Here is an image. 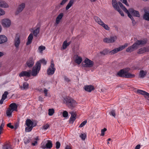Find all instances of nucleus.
<instances>
[{"label": "nucleus", "mask_w": 149, "mask_h": 149, "mask_svg": "<svg viewBox=\"0 0 149 149\" xmlns=\"http://www.w3.org/2000/svg\"><path fill=\"white\" fill-rule=\"evenodd\" d=\"M48 115L50 116H52L54 113V110L53 109H49L48 110Z\"/></svg>", "instance_id": "nucleus-42"}, {"label": "nucleus", "mask_w": 149, "mask_h": 149, "mask_svg": "<svg viewBox=\"0 0 149 149\" xmlns=\"http://www.w3.org/2000/svg\"><path fill=\"white\" fill-rule=\"evenodd\" d=\"M8 94V92L7 91H5L4 93L2 95V98H3V99H4L5 100L7 97V95Z\"/></svg>", "instance_id": "nucleus-45"}, {"label": "nucleus", "mask_w": 149, "mask_h": 149, "mask_svg": "<svg viewBox=\"0 0 149 149\" xmlns=\"http://www.w3.org/2000/svg\"><path fill=\"white\" fill-rule=\"evenodd\" d=\"M47 61L43 58L40 60L39 61H38L36 63V65L39 66V67L41 68V64H42L44 65H45L47 64Z\"/></svg>", "instance_id": "nucleus-17"}, {"label": "nucleus", "mask_w": 149, "mask_h": 149, "mask_svg": "<svg viewBox=\"0 0 149 149\" xmlns=\"http://www.w3.org/2000/svg\"><path fill=\"white\" fill-rule=\"evenodd\" d=\"M64 80L68 82H69L70 81V80L66 76H64Z\"/></svg>", "instance_id": "nucleus-63"}, {"label": "nucleus", "mask_w": 149, "mask_h": 149, "mask_svg": "<svg viewBox=\"0 0 149 149\" xmlns=\"http://www.w3.org/2000/svg\"><path fill=\"white\" fill-rule=\"evenodd\" d=\"M4 126V123L2 121L0 126V135L2 133V131L3 130V127Z\"/></svg>", "instance_id": "nucleus-43"}, {"label": "nucleus", "mask_w": 149, "mask_h": 149, "mask_svg": "<svg viewBox=\"0 0 149 149\" xmlns=\"http://www.w3.org/2000/svg\"><path fill=\"white\" fill-rule=\"evenodd\" d=\"M116 36H111L110 38H106L103 39V41L106 43H112L114 42L117 39Z\"/></svg>", "instance_id": "nucleus-5"}, {"label": "nucleus", "mask_w": 149, "mask_h": 149, "mask_svg": "<svg viewBox=\"0 0 149 149\" xmlns=\"http://www.w3.org/2000/svg\"><path fill=\"white\" fill-rule=\"evenodd\" d=\"M147 42V40L146 39H144L143 40H137L132 45L127 48L126 50V51L127 52H131L134 49H137L139 45L146 44Z\"/></svg>", "instance_id": "nucleus-1"}, {"label": "nucleus", "mask_w": 149, "mask_h": 149, "mask_svg": "<svg viewBox=\"0 0 149 149\" xmlns=\"http://www.w3.org/2000/svg\"><path fill=\"white\" fill-rule=\"evenodd\" d=\"M84 88L85 91L89 92H91L95 89L94 86L91 85L85 86Z\"/></svg>", "instance_id": "nucleus-18"}, {"label": "nucleus", "mask_w": 149, "mask_h": 149, "mask_svg": "<svg viewBox=\"0 0 149 149\" xmlns=\"http://www.w3.org/2000/svg\"><path fill=\"white\" fill-rule=\"evenodd\" d=\"M147 72L143 70H141L139 72V76L141 78H143L146 75Z\"/></svg>", "instance_id": "nucleus-31"}, {"label": "nucleus", "mask_w": 149, "mask_h": 149, "mask_svg": "<svg viewBox=\"0 0 149 149\" xmlns=\"http://www.w3.org/2000/svg\"><path fill=\"white\" fill-rule=\"evenodd\" d=\"M46 147V144H45L44 143H41V147L42 149H45L46 148H45Z\"/></svg>", "instance_id": "nucleus-64"}, {"label": "nucleus", "mask_w": 149, "mask_h": 149, "mask_svg": "<svg viewBox=\"0 0 149 149\" xmlns=\"http://www.w3.org/2000/svg\"><path fill=\"white\" fill-rule=\"evenodd\" d=\"M127 14L128 17H130L132 20V23L133 26L135 25L136 24V22L134 19V18L132 17V15H131L129 13H128Z\"/></svg>", "instance_id": "nucleus-36"}, {"label": "nucleus", "mask_w": 149, "mask_h": 149, "mask_svg": "<svg viewBox=\"0 0 149 149\" xmlns=\"http://www.w3.org/2000/svg\"><path fill=\"white\" fill-rule=\"evenodd\" d=\"M9 107L13 111H17V106L15 103H12L9 106Z\"/></svg>", "instance_id": "nucleus-20"}, {"label": "nucleus", "mask_w": 149, "mask_h": 149, "mask_svg": "<svg viewBox=\"0 0 149 149\" xmlns=\"http://www.w3.org/2000/svg\"><path fill=\"white\" fill-rule=\"evenodd\" d=\"M63 16V13H60L57 17L56 19V22L57 24L59 23L60 20Z\"/></svg>", "instance_id": "nucleus-26"}, {"label": "nucleus", "mask_w": 149, "mask_h": 149, "mask_svg": "<svg viewBox=\"0 0 149 149\" xmlns=\"http://www.w3.org/2000/svg\"><path fill=\"white\" fill-rule=\"evenodd\" d=\"M56 148L57 149H59L60 146L61 144L59 142L57 141L56 143Z\"/></svg>", "instance_id": "nucleus-52"}, {"label": "nucleus", "mask_w": 149, "mask_h": 149, "mask_svg": "<svg viewBox=\"0 0 149 149\" xmlns=\"http://www.w3.org/2000/svg\"><path fill=\"white\" fill-rule=\"evenodd\" d=\"M33 123L31 120L30 119H27L26 121V125L27 127H29L32 125Z\"/></svg>", "instance_id": "nucleus-37"}, {"label": "nucleus", "mask_w": 149, "mask_h": 149, "mask_svg": "<svg viewBox=\"0 0 149 149\" xmlns=\"http://www.w3.org/2000/svg\"><path fill=\"white\" fill-rule=\"evenodd\" d=\"M109 114L110 115H112L114 117H115L116 113L115 111L114 110H112L111 111L109 112Z\"/></svg>", "instance_id": "nucleus-47"}, {"label": "nucleus", "mask_w": 149, "mask_h": 149, "mask_svg": "<svg viewBox=\"0 0 149 149\" xmlns=\"http://www.w3.org/2000/svg\"><path fill=\"white\" fill-rule=\"evenodd\" d=\"M82 61V58L77 55L75 60V62L78 64H79L81 63Z\"/></svg>", "instance_id": "nucleus-30"}, {"label": "nucleus", "mask_w": 149, "mask_h": 149, "mask_svg": "<svg viewBox=\"0 0 149 149\" xmlns=\"http://www.w3.org/2000/svg\"><path fill=\"white\" fill-rule=\"evenodd\" d=\"M121 51L119 47L114 49L112 50L109 51V54L110 55H113L117 53L118 52Z\"/></svg>", "instance_id": "nucleus-24"}, {"label": "nucleus", "mask_w": 149, "mask_h": 149, "mask_svg": "<svg viewBox=\"0 0 149 149\" xmlns=\"http://www.w3.org/2000/svg\"><path fill=\"white\" fill-rule=\"evenodd\" d=\"M149 51V48L148 47H144L139 49L137 53L139 54H143L145 52H148Z\"/></svg>", "instance_id": "nucleus-16"}, {"label": "nucleus", "mask_w": 149, "mask_h": 149, "mask_svg": "<svg viewBox=\"0 0 149 149\" xmlns=\"http://www.w3.org/2000/svg\"><path fill=\"white\" fill-rule=\"evenodd\" d=\"M49 127V125L48 124H47L46 125H44L43 127V129L45 130H47Z\"/></svg>", "instance_id": "nucleus-62"}, {"label": "nucleus", "mask_w": 149, "mask_h": 149, "mask_svg": "<svg viewBox=\"0 0 149 149\" xmlns=\"http://www.w3.org/2000/svg\"><path fill=\"white\" fill-rule=\"evenodd\" d=\"M31 75V71L29 70V72L22 71L19 74V76L21 77L24 76L29 77H30Z\"/></svg>", "instance_id": "nucleus-14"}, {"label": "nucleus", "mask_w": 149, "mask_h": 149, "mask_svg": "<svg viewBox=\"0 0 149 149\" xmlns=\"http://www.w3.org/2000/svg\"><path fill=\"white\" fill-rule=\"evenodd\" d=\"M71 42L70 41L67 42V40H65L63 44V49H65L69 45H70L71 44Z\"/></svg>", "instance_id": "nucleus-32"}, {"label": "nucleus", "mask_w": 149, "mask_h": 149, "mask_svg": "<svg viewBox=\"0 0 149 149\" xmlns=\"http://www.w3.org/2000/svg\"><path fill=\"white\" fill-rule=\"evenodd\" d=\"M87 122V120H85L82 122L79 125V127L81 128L85 125Z\"/></svg>", "instance_id": "nucleus-48"}, {"label": "nucleus", "mask_w": 149, "mask_h": 149, "mask_svg": "<svg viewBox=\"0 0 149 149\" xmlns=\"http://www.w3.org/2000/svg\"><path fill=\"white\" fill-rule=\"evenodd\" d=\"M123 3H124L127 6H129V5L128 4L127 0H120Z\"/></svg>", "instance_id": "nucleus-60"}, {"label": "nucleus", "mask_w": 149, "mask_h": 149, "mask_svg": "<svg viewBox=\"0 0 149 149\" xmlns=\"http://www.w3.org/2000/svg\"><path fill=\"white\" fill-rule=\"evenodd\" d=\"M8 38L4 35H0V44H3L7 42Z\"/></svg>", "instance_id": "nucleus-19"}, {"label": "nucleus", "mask_w": 149, "mask_h": 149, "mask_svg": "<svg viewBox=\"0 0 149 149\" xmlns=\"http://www.w3.org/2000/svg\"><path fill=\"white\" fill-rule=\"evenodd\" d=\"M76 119V118L74 117L71 116L70 119H69V121L70 122H72V123H73L74 122L75 120Z\"/></svg>", "instance_id": "nucleus-51"}, {"label": "nucleus", "mask_w": 149, "mask_h": 149, "mask_svg": "<svg viewBox=\"0 0 149 149\" xmlns=\"http://www.w3.org/2000/svg\"><path fill=\"white\" fill-rule=\"evenodd\" d=\"M100 25L107 30H109L110 29V27H109L107 25L105 24L103 22V23L101 24Z\"/></svg>", "instance_id": "nucleus-41"}, {"label": "nucleus", "mask_w": 149, "mask_h": 149, "mask_svg": "<svg viewBox=\"0 0 149 149\" xmlns=\"http://www.w3.org/2000/svg\"><path fill=\"white\" fill-rule=\"evenodd\" d=\"M127 44H125L124 45H122L121 46H120V47L121 51L124 49L125 47H127Z\"/></svg>", "instance_id": "nucleus-56"}, {"label": "nucleus", "mask_w": 149, "mask_h": 149, "mask_svg": "<svg viewBox=\"0 0 149 149\" xmlns=\"http://www.w3.org/2000/svg\"><path fill=\"white\" fill-rule=\"evenodd\" d=\"M5 14V11L1 8H0V16L3 15Z\"/></svg>", "instance_id": "nucleus-59"}, {"label": "nucleus", "mask_w": 149, "mask_h": 149, "mask_svg": "<svg viewBox=\"0 0 149 149\" xmlns=\"http://www.w3.org/2000/svg\"><path fill=\"white\" fill-rule=\"evenodd\" d=\"M129 13L133 16L138 17H140V15L138 11L135 10L133 8H130L129 10Z\"/></svg>", "instance_id": "nucleus-10"}, {"label": "nucleus", "mask_w": 149, "mask_h": 149, "mask_svg": "<svg viewBox=\"0 0 149 149\" xmlns=\"http://www.w3.org/2000/svg\"><path fill=\"white\" fill-rule=\"evenodd\" d=\"M26 65L29 68H31L33 67L34 64V60L33 57H30L27 61Z\"/></svg>", "instance_id": "nucleus-11"}, {"label": "nucleus", "mask_w": 149, "mask_h": 149, "mask_svg": "<svg viewBox=\"0 0 149 149\" xmlns=\"http://www.w3.org/2000/svg\"><path fill=\"white\" fill-rule=\"evenodd\" d=\"M40 32V28L38 27L35 29L33 31V34L34 36L37 37L38 34Z\"/></svg>", "instance_id": "nucleus-35"}, {"label": "nucleus", "mask_w": 149, "mask_h": 149, "mask_svg": "<svg viewBox=\"0 0 149 149\" xmlns=\"http://www.w3.org/2000/svg\"><path fill=\"white\" fill-rule=\"evenodd\" d=\"M93 18L95 21L99 25H100L101 24L103 23V21L98 17L95 16Z\"/></svg>", "instance_id": "nucleus-28"}, {"label": "nucleus", "mask_w": 149, "mask_h": 149, "mask_svg": "<svg viewBox=\"0 0 149 149\" xmlns=\"http://www.w3.org/2000/svg\"><path fill=\"white\" fill-rule=\"evenodd\" d=\"M45 49V46H41L39 47L38 48V50H39L40 52L41 53L42 52V51Z\"/></svg>", "instance_id": "nucleus-44"}, {"label": "nucleus", "mask_w": 149, "mask_h": 149, "mask_svg": "<svg viewBox=\"0 0 149 149\" xmlns=\"http://www.w3.org/2000/svg\"><path fill=\"white\" fill-rule=\"evenodd\" d=\"M80 137L82 140H85L86 138V135L85 134H82L79 136Z\"/></svg>", "instance_id": "nucleus-46"}, {"label": "nucleus", "mask_w": 149, "mask_h": 149, "mask_svg": "<svg viewBox=\"0 0 149 149\" xmlns=\"http://www.w3.org/2000/svg\"><path fill=\"white\" fill-rule=\"evenodd\" d=\"M123 69L124 70V71L125 74H128L130 76L128 77L129 78H132L134 77H135V75L133 74H131L128 72L130 70V69L129 68H125Z\"/></svg>", "instance_id": "nucleus-15"}, {"label": "nucleus", "mask_w": 149, "mask_h": 149, "mask_svg": "<svg viewBox=\"0 0 149 149\" xmlns=\"http://www.w3.org/2000/svg\"><path fill=\"white\" fill-rule=\"evenodd\" d=\"M20 43V36L18 34H17L14 40V44L16 48H18Z\"/></svg>", "instance_id": "nucleus-6"}, {"label": "nucleus", "mask_w": 149, "mask_h": 149, "mask_svg": "<svg viewBox=\"0 0 149 149\" xmlns=\"http://www.w3.org/2000/svg\"><path fill=\"white\" fill-rule=\"evenodd\" d=\"M74 1V0H70L69 3L66 7V10H68L72 5Z\"/></svg>", "instance_id": "nucleus-29"}, {"label": "nucleus", "mask_w": 149, "mask_h": 149, "mask_svg": "<svg viewBox=\"0 0 149 149\" xmlns=\"http://www.w3.org/2000/svg\"><path fill=\"white\" fill-rule=\"evenodd\" d=\"M107 130L106 128H104L103 129H102L101 132V136H104V132L107 131Z\"/></svg>", "instance_id": "nucleus-54"}, {"label": "nucleus", "mask_w": 149, "mask_h": 149, "mask_svg": "<svg viewBox=\"0 0 149 149\" xmlns=\"http://www.w3.org/2000/svg\"><path fill=\"white\" fill-rule=\"evenodd\" d=\"M13 111L10 108H8L7 110L6 113L7 116H9L11 115Z\"/></svg>", "instance_id": "nucleus-39"}, {"label": "nucleus", "mask_w": 149, "mask_h": 149, "mask_svg": "<svg viewBox=\"0 0 149 149\" xmlns=\"http://www.w3.org/2000/svg\"><path fill=\"white\" fill-rule=\"evenodd\" d=\"M109 51L108 49H106L100 52V53L103 55H105L109 53Z\"/></svg>", "instance_id": "nucleus-40"}, {"label": "nucleus", "mask_w": 149, "mask_h": 149, "mask_svg": "<svg viewBox=\"0 0 149 149\" xmlns=\"http://www.w3.org/2000/svg\"><path fill=\"white\" fill-rule=\"evenodd\" d=\"M33 127L31 126L29 127H26L25 128V130L27 132H30L31 131Z\"/></svg>", "instance_id": "nucleus-50"}, {"label": "nucleus", "mask_w": 149, "mask_h": 149, "mask_svg": "<svg viewBox=\"0 0 149 149\" xmlns=\"http://www.w3.org/2000/svg\"><path fill=\"white\" fill-rule=\"evenodd\" d=\"M3 149H12L11 146L9 143L5 144L3 147Z\"/></svg>", "instance_id": "nucleus-38"}, {"label": "nucleus", "mask_w": 149, "mask_h": 149, "mask_svg": "<svg viewBox=\"0 0 149 149\" xmlns=\"http://www.w3.org/2000/svg\"><path fill=\"white\" fill-rule=\"evenodd\" d=\"M71 115V116L74 117L76 118L77 117V114L74 111L71 112L70 113Z\"/></svg>", "instance_id": "nucleus-57"}, {"label": "nucleus", "mask_w": 149, "mask_h": 149, "mask_svg": "<svg viewBox=\"0 0 149 149\" xmlns=\"http://www.w3.org/2000/svg\"><path fill=\"white\" fill-rule=\"evenodd\" d=\"M124 69H121L117 73L116 76L120 77L129 78L128 77L130 76L125 74Z\"/></svg>", "instance_id": "nucleus-7"}, {"label": "nucleus", "mask_w": 149, "mask_h": 149, "mask_svg": "<svg viewBox=\"0 0 149 149\" xmlns=\"http://www.w3.org/2000/svg\"><path fill=\"white\" fill-rule=\"evenodd\" d=\"M7 126L10 128L11 129H13L14 128V126L11 125V123H9L7 125Z\"/></svg>", "instance_id": "nucleus-58"}, {"label": "nucleus", "mask_w": 149, "mask_h": 149, "mask_svg": "<svg viewBox=\"0 0 149 149\" xmlns=\"http://www.w3.org/2000/svg\"><path fill=\"white\" fill-rule=\"evenodd\" d=\"M143 18L144 19L149 21V13L146 10H145Z\"/></svg>", "instance_id": "nucleus-27"}, {"label": "nucleus", "mask_w": 149, "mask_h": 149, "mask_svg": "<svg viewBox=\"0 0 149 149\" xmlns=\"http://www.w3.org/2000/svg\"><path fill=\"white\" fill-rule=\"evenodd\" d=\"M112 4L113 8L116 10L119 8L118 5V3H117L116 0H112Z\"/></svg>", "instance_id": "nucleus-22"}, {"label": "nucleus", "mask_w": 149, "mask_h": 149, "mask_svg": "<svg viewBox=\"0 0 149 149\" xmlns=\"http://www.w3.org/2000/svg\"><path fill=\"white\" fill-rule=\"evenodd\" d=\"M54 66L53 60H52L51 61L50 65L47 70V73L48 75H52L54 74L56 70V68H54Z\"/></svg>", "instance_id": "nucleus-3"}, {"label": "nucleus", "mask_w": 149, "mask_h": 149, "mask_svg": "<svg viewBox=\"0 0 149 149\" xmlns=\"http://www.w3.org/2000/svg\"><path fill=\"white\" fill-rule=\"evenodd\" d=\"M93 65V62L87 58L85 59V60L82 63V66L86 68L92 67Z\"/></svg>", "instance_id": "nucleus-4"}, {"label": "nucleus", "mask_w": 149, "mask_h": 149, "mask_svg": "<svg viewBox=\"0 0 149 149\" xmlns=\"http://www.w3.org/2000/svg\"><path fill=\"white\" fill-rule=\"evenodd\" d=\"M11 23L10 20L8 19H3L2 20V24L4 27H9Z\"/></svg>", "instance_id": "nucleus-9"}, {"label": "nucleus", "mask_w": 149, "mask_h": 149, "mask_svg": "<svg viewBox=\"0 0 149 149\" xmlns=\"http://www.w3.org/2000/svg\"><path fill=\"white\" fill-rule=\"evenodd\" d=\"M33 39V34L32 33H31L28 38L27 41L26 43V45H28L30 44L32 42Z\"/></svg>", "instance_id": "nucleus-21"}, {"label": "nucleus", "mask_w": 149, "mask_h": 149, "mask_svg": "<svg viewBox=\"0 0 149 149\" xmlns=\"http://www.w3.org/2000/svg\"><path fill=\"white\" fill-rule=\"evenodd\" d=\"M68 0H63L60 3V5H64Z\"/></svg>", "instance_id": "nucleus-61"}, {"label": "nucleus", "mask_w": 149, "mask_h": 149, "mask_svg": "<svg viewBox=\"0 0 149 149\" xmlns=\"http://www.w3.org/2000/svg\"><path fill=\"white\" fill-rule=\"evenodd\" d=\"M64 102L68 108L71 109L74 107L77 104L75 100L69 96H67L64 98Z\"/></svg>", "instance_id": "nucleus-2"}, {"label": "nucleus", "mask_w": 149, "mask_h": 149, "mask_svg": "<svg viewBox=\"0 0 149 149\" xmlns=\"http://www.w3.org/2000/svg\"><path fill=\"white\" fill-rule=\"evenodd\" d=\"M38 66H38V65L37 66L35 65V66L33 67L31 73L32 76H36L39 73L40 68V67L39 68Z\"/></svg>", "instance_id": "nucleus-8"}, {"label": "nucleus", "mask_w": 149, "mask_h": 149, "mask_svg": "<svg viewBox=\"0 0 149 149\" xmlns=\"http://www.w3.org/2000/svg\"><path fill=\"white\" fill-rule=\"evenodd\" d=\"M29 84L27 82H24L23 83V87L21 86L20 88L22 90L26 89L29 88Z\"/></svg>", "instance_id": "nucleus-33"}, {"label": "nucleus", "mask_w": 149, "mask_h": 149, "mask_svg": "<svg viewBox=\"0 0 149 149\" xmlns=\"http://www.w3.org/2000/svg\"><path fill=\"white\" fill-rule=\"evenodd\" d=\"M137 93L144 95V97L149 100V93L144 91L138 89L137 91Z\"/></svg>", "instance_id": "nucleus-13"}, {"label": "nucleus", "mask_w": 149, "mask_h": 149, "mask_svg": "<svg viewBox=\"0 0 149 149\" xmlns=\"http://www.w3.org/2000/svg\"><path fill=\"white\" fill-rule=\"evenodd\" d=\"M122 16H124V14L123 13V11L120 9L119 8L118 9L116 10Z\"/></svg>", "instance_id": "nucleus-53"}, {"label": "nucleus", "mask_w": 149, "mask_h": 149, "mask_svg": "<svg viewBox=\"0 0 149 149\" xmlns=\"http://www.w3.org/2000/svg\"><path fill=\"white\" fill-rule=\"evenodd\" d=\"M25 7V4L24 3H22L19 5L15 13V15H17L19 13L21 12L23 10Z\"/></svg>", "instance_id": "nucleus-12"}, {"label": "nucleus", "mask_w": 149, "mask_h": 149, "mask_svg": "<svg viewBox=\"0 0 149 149\" xmlns=\"http://www.w3.org/2000/svg\"><path fill=\"white\" fill-rule=\"evenodd\" d=\"M30 141L31 139H30L25 138L24 139V143L25 144H27L29 143L30 142Z\"/></svg>", "instance_id": "nucleus-55"}, {"label": "nucleus", "mask_w": 149, "mask_h": 149, "mask_svg": "<svg viewBox=\"0 0 149 149\" xmlns=\"http://www.w3.org/2000/svg\"><path fill=\"white\" fill-rule=\"evenodd\" d=\"M53 144L52 141L50 140H47V143L46 144V147L45 148H46V149H51L52 147Z\"/></svg>", "instance_id": "nucleus-25"}, {"label": "nucleus", "mask_w": 149, "mask_h": 149, "mask_svg": "<svg viewBox=\"0 0 149 149\" xmlns=\"http://www.w3.org/2000/svg\"><path fill=\"white\" fill-rule=\"evenodd\" d=\"M8 4L5 1L2 0L0 1V7L8 8Z\"/></svg>", "instance_id": "nucleus-23"}, {"label": "nucleus", "mask_w": 149, "mask_h": 149, "mask_svg": "<svg viewBox=\"0 0 149 149\" xmlns=\"http://www.w3.org/2000/svg\"><path fill=\"white\" fill-rule=\"evenodd\" d=\"M68 116V113L66 111H64L63 113V116L64 118H66Z\"/></svg>", "instance_id": "nucleus-49"}, {"label": "nucleus", "mask_w": 149, "mask_h": 149, "mask_svg": "<svg viewBox=\"0 0 149 149\" xmlns=\"http://www.w3.org/2000/svg\"><path fill=\"white\" fill-rule=\"evenodd\" d=\"M118 4L121 7V8L125 11H126V12L128 14L129 13V11L126 9V8L125 7V6L120 1L118 2Z\"/></svg>", "instance_id": "nucleus-34"}]
</instances>
